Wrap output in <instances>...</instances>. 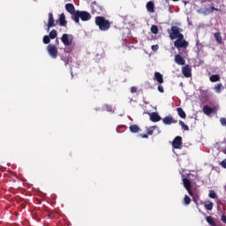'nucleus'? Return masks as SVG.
<instances>
[{"mask_svg": "<svg viewBox=\"0 0 226 226\" xmlns=\"http://www.w3.org/2000/svg\"><path fill=\"white\" fill-rule=\"evenodd\" d=\"M191 202H192V199H190L188 197V195H185V198H184V204L185 206H188V205H190Z\"/></svg>", "mask_w": 226, "mask_h": 226, "instance_id": "nucleus-32", "label": "nucleus"}, {"mask_svg": "<svg viewBox=\"0 0 226 226\" xmlns=\"http://www.w3.org/2000/svg\"><path fill=\"white\" fill-rule=\"evenodd\" d=\"M154 80H156L158 84H163V75L158 72H154Z\"/></svg>", "mask_w": 226, "mask_h": 226, "instance_id": "nucleus-16", "label": "nucleus"}, {"mask_svg": "<svg viewBox=\"0 0 226 226\" xmlns=\"http://www.w3.org/2000/svg\"><path fill=\"white\" fill-rule=\"evenodd\" d=\"M162 123H163V124H173L177 123V121L174 120L172 116H168L162 119Z\"/></svg>", "mask_w": 226, "mask_h": 226, "instance_id": "nucleus-15", "label": "nucleus"}, {"mask_svg": "<svg viewBox=\"0 0 226 226\" xmlns=\"http://www.w3.org/2000/svg\"><path fill=\"white\" fill-rule=\"evenodd\" d=\"M47 51H48L49 55L50 56V57H52V59H57V56H58L59 52L57 51V47H56V45L49 44L47 46Z\"/></svg>", "mask_w": 226, "mask_h": 226, "instance_id": "nucleus-5", "label": "nucleus"}, {"mask_svg": "<svg viewBox=\"0 0 226 226\" xmlns=\"http://www.w3.org/2000/svg\"><path fill=\"white\" fill-rule=\"evenodd\" d=\"M151 33H153V34H158V26L156 25L151 26Z\"/></svg>", "mask_w": 226, "mask_h": 226, "instance_id": "nucleus-33", "label": "nucleus"}, {"mask_svg": "<svg viewBox=\"0 0 226 226\" xmlns=\"http://www.w3.org/2000/svg\"><path fill=\"white\" fill-rule=\"evenodd\" d=\"M42 41L45 45H49V43H50V37L49 35H45L42 39Z\"/></svg>", "mask_w": 226, "mask_h": 226, "instance_id": "nucleus-34", "label": "nucleus"}, {"mask_svg": "<svg viewBox=\"0 0 226 226\" xmlns=\"http://www.w3.org/2000/svg\"><path fill=\"white\" fill-rule=\"evenodd\" d=\"M177 112L182 119H186V113L183 109V108H177Z\"/></svg>", "mask_w": 226, "mask_h": 226, "instance_id": "nucleus-20", "label": "nucleus"}, {"mask_svg": "<svg viewBox=\"0 0 226 226\" xmlns=\"http://www.w3.org/2000/svg\"><path fill=\"white\" fill-rule=\"evenodd\" d=\"M175 63L180 66H185L186 60H185V58L178 54L175 56Z\"/></svg>", "mask_w": 226, "mask_h": 226, "instance_id": "nucleus-13", "label": "nucleus"}, {"mask_svg": "<svg viewBox=\"0 0 226 226\" xmlns=\"http://www.w3.org/2000/svg\"><path fill=\"white\" fill-rule=\"evenodd\" d=\"M182 181H183L184 187L185 188V190H187L189 195L191 197H193V191H192V181L187 177H184Z\"/></svg>", "mask_w": 226, "mask_h": 226, "instance_id": "nucleus-7", "label": "nucleus"}, {"mask_svg": "<svg viewBox=\"0 0 226 226\" xmlns=\"http://www.w3.org/2000/svg\"><path fill=\"white\" fill-rule=\"evenodd\" d=\"M121 128H124V125L117 126V133H121V131H120Z\"/></svg>", "mask_w": 226, "mask_h": 226, "instance_id": "nucleus-41", "label": "nucleus"}, {"mask_svg": "<svg viewBox=\"0 0 226 226\" xmlns=\"http://www.w3.org/2000/svg\"><path fill=\"white\" fill-rule=\"evenodd\" d=\"M222 89H223V85L222 83L217 84L215 87H214V91H215V93H222Z\"/></svg>", "mask_w": 226, "mask_h": 226, "instance_id": "nucleus-25", "label": "nucleus"}, {"mask_svg": "<svg viewBox=\"0 0 226 226\" xmlns=\"http://www.w3.org/2000/svg\"><path fill=\"white\" fill-rule=\"evenodd\" d=\"M56 26V20L54 19V14L51 12L49 13V21H48V31H50V27Z\"/></svg>", "mask_w": 226, "mask_h": 226, "instance_id": "nucleus-11", "label": "nucleus"}, {"mask_svg": "<svg viewBox=\"0 0 226 226\" xmlns=\"http://www.w3.org/2000/svg\"><path fill=\"white\" fill-rule=\"evenodd\" d=\"M74 47L73 46H65V49H64V52H65L66 54H72V52L74 50Z\"/></svg>", "mask_w": 226, "mask_h": 226, "instance_id": "nucleus-28", "label": "nucleus"}, {"mask_svg": "<svg viewBox=\"0 0 226 226\" xmlns=\"http://www.w3.org/2000/svg\"><path fill=\"white\" fill-rule=\"evenodd\" d=\"M181 146H183V138L177 136L172 141V147H174V149H181Z\"/></svg>", "mask_w": 226, "mask_h": 226, "instance_id": "nucleus-8", "label": "nucleus"}, {"mask_svg": "<svg viewBox=\"0 0 226 226\" xmlns=\"http://www.w3.org/2000/svg\"><path fill=\"white\" fill-rule=\"evenodd\" d=\"M159 93H165V90L163 89V87L162 85H159L157 87Z\"/></svg>", "mask_w": 226, "mask_h": 226, "instance_id": "nucleus-38", "label": "nucleus"}, {"mask_svg": "<svg viewBox=\"0 0 226 226\" xmlns=\"http://www.w3.org/2000/svg\"><path fill=\"white\" fill-rule=\"evenodd\" d=\"M61 60L64 61L65 64H70V63H72V57L66 56V55L62 56Z\"/></svg>", "mask_w": 226, "mask_h": 226, "instance_id": "nucleus-23", "label": "nucleus"}, {"mask_svg": "<svg viewBox=\"0 0 226 226\" xmlns=\"http://www.w3.org/2000/svg\"><path fill=\"white\" fill-rule=\"evenodd\" d=\"M182 73L184 77H186V79H189V77H192V67H190V65L188 64H185L182 68Z\"/></svg>", "mask_w": 226, "mask_h": 226, "instance_id": "nucleus-10", "label": "nucleus"}, {"mask_svg": "<svg viewBox=\"0 0 226 226\" xmlns=\"http://www.w3.org/2000/svg\"><path fill=\"white\" fill-rule=\"evenodd\" d=\"M61 41L65 47H70L73 43V35L64 34L61 37Z\"/></svg>", "mask_w": 226, "mask_h": 226, "instance_id": "nucleus-6", "label": "nucleus"}, {"mask_svg": "<svg viewBox=\"0 0 226 226\" xmlns=\"http://www.w3.org/2000/svg\"><path fill=\"white\" fill-rule=\"evenodd\" d=\"M204 207L207 210V211H211L213 209V202L211 201H207L205 202Z\"/></svg>", "mask_w": 226, "mask_h": 226, "instance_id": "nucleus-27", "label": "nucleus"}, {"mask_svg": "<svg viewBox=\"0 0 226 226\" xmlns=\"http://www.w3.org/2000/svg\"><path fill=\"white\" fill-rule=\"evenodd\" d=\"M150 116V121L152 123H158V121H162V117L157 112H152L149 114Z\"/></svg>", "mask_w": 226, "mask_h": 226, "instance_id": "nucleus-12", "label": "nucleus"}, {"mask_svg": "<svg viewBox=\"0 0 226 226\" xmlns=\"http://www.w3.org/2000/svg\"><path fill=\"white\" fill-rule=\"evenodd\" d=\"M154 130H158V126L154 125V126H151L149 128L147 129V133L148 135H153Z\"/></svg>", "mask_w": 226, "mask_h": 226, "instance_id": "nucleus-26", "label": "nucleus"}, {"mask_svg": "<svg viewBox=\"0 0 226 226\" xmlns=\"http://www.w3.org/2000/svg\"><path fill=\"white\" fill-rule=\"evenodd\" d=\"M49 39L50 40H55V38L57 37V31L56 30H52L50 33H49Z\"/></svg>", "mask_w": 226, "mask_h": 226, "instance_id": "nucleus-30", "label": "nucleus"}, {"mask_svg": "<svg viewBox=\"0 0 226 226\" xmlns=\"http://www.w3.org/2000/svg\"><path fill=\"white\" fill-rule=\"evenodd\" d=\"M179 124L180 126H182V130H185V132H188V130H190V127H188V125H186L185 122L181 120L179 121Z\"/></svg>", "mask_w": 226, "mask_h": 226, "instance_id": "nucleus-31", "label": "nucleus"}, {"mask_svg": "<svg viewBox=\"0 0 226 226\" xmlns=\"http://www.w3.org/2000/svg\"><path fill=\"white\" fill-rule=\"evenodd\" d=\"M129 130L132 133H139V132H140V127H139L137 124H132L129 127Z\"/></svg>", "mask_w": 226, "mask_h": 226, "instance_id": "nucleus-19", "label": "nucleus"}, {"mask_svg": "<svg viewBox=\"0 0 226 226\" xmlns=\"http://www.w3.org/2000/svg\"><path fill=\"white\" fill-rule=\"evenodd\" d=\"M149 134H140L142 139H147Z\"/></svg>", "mask_w": 226, "mask_h": 226, "instance_id": "nucleus-42", "label": "nucleus"}, {"mask_svg": "<svg viewBox=\"0 0 226 226\" xmlns=\"http://www.w3.org/2000/svg\"><path fill=\"white\" fill-rule=\"evenodd\" d=\"M203 112L206 114V116H211V114H216V112H218V108H211L207 105H205L203 106Z\"/></svg>", "mask_w": 226, "mask_h": 226, "instance_id": "nucleus-9", "label": "nucleus"}, {"mask_svg": "<svg viewBox=\"0 0 226 226\" xmlns=\"http://www.w3.org/2000/svg\"><path fill=\"white\" fill-rule=\"evenodd\" d=\"M213 11H218V8L211 6L210 8L205 9V13H213Z\"/></svg>", "mask_w": 226, "mask_h": 226, "instance_id": "nucleus-29", "label": "nucleus"}, {"mask_svg": "<svg viewBox=\"0 0 226 226\" xmlns=\"http://www.w3.org/2000/svg\"><path fill=\"white\" fill-rule=\"evenodd\" d=\"M131 93H137V87H132Z\"/></svg>", "mask_w": 226, "mask_h": 226, "instance_id": "nucleus-40", "label": "nucleus"}, {"mask_svg": "<svg viewBox=\"0 0 226 226\" xmlns=\"http://www.w3.org/2000/svg\"><path fill=\"white\" fill-rule=\"evenodd\" d=\"M147 10L149 13H154V3L153 1H149L147 4Z\"/></svg>", "mask_w": 226, "mask_h": 226, "instance_id": "nucleus-18", "label": "nucleus"}, {"mask_svg": "<svg viewBox=\"0 0 226 226\" xmlns=\"http://www.w3.org/2000/svg\"><path fill=\"white\" fill-rule=\"evenodd\" d=\"M206 220L211 226H216V222H215V219H213V216L208 215L206 217Z\"/></svg>", "mask_w": 226, "mask_h": 226, "instance_id": "nucleus-22", "label": "nucleus"}, {"mask_svg": "<svg viewBox=\"0 0 226 226\" xmlns=\"http://www.w3.org/2000/svg\"><path fill=\"white\" fill-rule=\"evenodd\" d=\"M49 218H54V215L52 214H48Z\"/></svg>", "mask_w": 226, "mask_h": 226, "instance_id": "nucleus-44", "label": "nucleus"}, {"mask_svg": "<svg viewBox=\"0 0 226 226\" xmlns=\"http://www.w3.org/2000/svg\"><path fill=\"white\" fill-rule=\"evenodd\" d=\"M174 47H176V49H186L188 47V41L185 40V35L177 38L174 41Z\"/></svg>", "mask_w": 226, "mask_h": 226, "instance_id": "nucleus-4", "label": "nucleus"}, {"mask_svg": "<svg viewBox=\"0 0 226 226\" xmlns=\"http://www.w3.org/2000/svg\"><path fill=\"white\" fill-rule=\"evenodd\" d=\"M65 10L66 11H68V13L72 15V17H73V15H75V13L77 12V11H75V5H73V4H67L65 5Z\"/></svg>", "mask_w": 226, "mask_h": 226, "instance_id": "nucleus-14", "label": "nucleus"}, {"mask_svg": "<svg viewBox=\"0 0 226 226\" xmlns=\"http://www.w3.org/2000/svg\"><path fill=\"white\" fill-rule=\"evenodd\" d=\"M107 108H108V112H112V108L111 107L107 106Z\"/></svg>", "mask_w": 226, "mask_h": 226, "instance_id": "nucleus-43", "label": "nucleus"}, {"mask_svg": "<svg viewBox=\"0 0 226 226\" xmlns=\"http://www.w3.org/2000/svg\"><path fill=\"white\" fill-rule=\"evenodd\" d=\"M95 26H97L100 31H109L110 29V21H109L103 16L95 17Z\"/></svg>", "mask_w": 226, "mask_h": 226, "instance_id": "nucleus-2", "label": "nucleus"}, {"mask_svg": "<svg viewBox=\"0 0 226 226\" xmlns=\"http://www.w3.org/2000/svg\"><path fill=\"white\" fill-rule=\"evenodd\" d=\"M214 36L217 43L219 44L223 43V39L222 38V34H220V32L215 33Z\"/></svg>", "mask_w": 226, "mask_h": 226, "instance_id": "nucleus-21", "label": "nucleus"}, {"mask_svg": "<svg viewBox=\"0 0 226 226\" xmlns=\"http://www.w3.org/2000/svg\"><path fill=\"white\" fill-rule=\"evenodd\" d=\"M183 30L179 28L177 26H171L170 29H168V34H170V40H177V38H181L183 34H181Z\"/></svg>", "mask_w": 226, "mask_h": 226, "instance_id": "nucleus-3", "label": "nucleus"}, {"mask_svg": "<svg viewBox=\"0 0 226 226\" xmlns=\"http://www.w3.org/2000/svg\"><path fill=\"white\" fill-rule=\"evenodd\" d=\"M209 79L211 82H220V75L218 74H213Z\"/></svg>", "mask_w": 226, "mask_h": 226, "instance_id": "nucleus-24", "label": "nucleus"}, {"mask_svg": "<svg viewBox=\"0 0 226 226\" xmlns=\"http://www.w3.org/2000/svg\"><path fill=\"white\" fill-rule=\"evenodd\" d=\"M221 167H222V169H226V159H224L223 161H222L220 162Z\"/></svg>", "mask_w": 226, "mask_h": 226, "instance_id": "nucleus-39", "label": "nucleus"}, {"mask_svg": "<svg viewBox=\"0 0 226 226\" xmlns=\"http://www.w3.org/2000/svg\"><path fill=\"white\" fill-rule=\"evenodd\" d=\"M220 122H221V124H222V126H226V118H225V117H222V118L220 119Z\"/></svg>", "mask_w": 226, "mask_h": 226, "instance_id": "nucleus-36", "label": "nucleus"}, {"mask_svg": "<svg viewBox=\"0 0 226 226\" xmlns=\"http://www.w3.org/2000/svg\"><path fill=\"white\" fill-rule=\"evenodd\" d=\"M58 20H59V26H61V27H64V26L68 24V21H66V16L64 15V13H62L60 15Z\"/></svg>", "mask_w": 226, "mask_h": 226, "instance_id": "nucleus-17", "label": "nucleus"}, {"mask_svg": "<svg viewBox=\"0 0 226 226\" xmlns=\"http://www.w3.org/2000/svg\"><path fill=\"white\" fill-rule=\"evenodd\" d=\"M159 48H160V47L158 46V44H156V45H152V47H151V49H152V50H153L154 52H156V50H158Z\"/></svg>", "mask_w": 226, "mask_h": 226, "instance_id": "nucleus-37", "label": "nucleus"}, {"mask_svg": "<svg viewBox=\"0 0 226 226\" xmlns=\"http://www.w3.org/2000/svg\"><path fill=\"white\" fill-rule=\"evenodd\" d=\"M72 19L76 24H80V19L83 22H87V20H91V13L86 11H76L74 15L72 16Z\"/></svg>", "mask_w": 226, "mask_h": 226, "instance_id": "nucleus-1", "label": "nucleus"}, {"mask_svg": "<svg viewBox=\"0 0 226 226\" xmlns=\"http://www.w3.org/2000/svg\"><path fill=\"white\" fill-rule=\"evenodd\" d=\"M208 197H210V199H216V192H215V191H210L208 193Z\"/></svg>", "mask_w": 226, "mask_h": 226, "instance_id": "nucleus-35", "label": "nucleus"}]
</instances>
